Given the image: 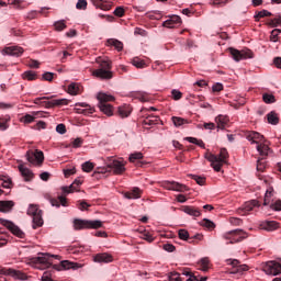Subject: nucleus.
Masks as SVG:
<instances>
[{
    "label": "nucleus",
    "mask_w": 281,
    "mask_h": 281,
    "mask_svg": "<svg viewBox=\"0 0 281 281\" xmlns=\"http://www.w3.org/2000/svg\"><path fill=\"white\" fill-rule=\"evenodd\" d=\"M49 202L53 205V207H60V205L67 207V198L63 195H59L58 199L50 198Z\"/></svg>",
    "instance_id": "nucleus-26"
},
{
    "label": "nucleus",
    "mask_w": 281,
    "mask_h": 281,
    "mask_svg": "<svg viewBox=\"0 0 281 281\" xmlns=\"http://www.w3.org/2000/svg\"><path fill=\"white\" fill-rule=\"evenodd\" d=\"M142 189L134 187L132 190L124 193L125 199H142Z\"/></svg>",
    "instance_id": "nucleus-24"
},
{
    "label": "nucleus",
    "mask_w": 281,
    "mask_h": 281,
    "mask_svg": "<svg viewBox=\"0 0 281 281\" xmlns=\"http://www.w3.org/2000/svg\"><path fill=\"white\" fill-rule=\"evenodd\" d=\"M0 224L7 227V229H9L11 234H13V236H18V238H25V233L14 223L8 220L0 218Z\"/></svg>",
    "instance_id": "nucleus-13"
},
{
    "label": "nucleus",
    "mask_w": 281,
    "mask_h": 281,
    "mask_svg": "<svg viewBox=\"0 0 281 281\" xmlns=\"http://www.w3.org/2000/svg\"><path fill=\"white\" fill-rule=\"evenodd\" d=\"M200 225H202V227H206V229H214L216 227V224L207 218L202 220Z\"/></svg>",
    "instance_id": "nucleus-45"
},
{
    "label": "nucleus",
    "mask_w": 281,
    "mask_h": 281,
    "mask_svg": "<svg viewBox=\"0 0 281 281\" xmlns=\"http://www.w3.org/2000/svg\"><path fill=\"white\" fill-rule=\"evenodd\" d=\"M27 215L33 218V229H37V227H43V211L38 209L36 204H30L27 209Z\"/></svg>",
    "instance_id": "nucleus-5"
},
{
    "label": "nucleus",
    "mask_w": 281,
    "mask_h": 281,
    "mask_svg": "<svg viewBox=\"0 0 281 281\" xmlns=\"http://www.w3.org/2000/svg\"><path fill=\"white\" fill-rule=\"evenodd\" d=\"M132 65H134V67H137V69H144L146 67V61H144V59H140L139 57H135L132 60Z\"/></svg>",
    "instance_id": "nucleus-41"
},
{
    "label": "nucleus",
    "mask_w": 281,
    "mask_h": 281,
    "mask_svg": "<svg viewBox=\"0 0 281 281\" xmlns=\"http://www.w3.org/2000/svg\"><path fill=\"white\" fill-rule=\"evenodd\" d=\"M215 122L217 124V128L223 131L225 130V126H227V123L229 122V117L225 115H218L215 117Z\"/></svg>",
    "instance_id": "nucleus-28"
},
{
    "label": "nucleus",
    "mask_w": 281,
    "mask_h": 281,
    "mask_svg": "<svg viewBox=\"0 0 281 281\" xmlns=\"http://www.w3.org/2000/svg\"><path fill=\"white\" fill-rule=\"evenodd\" d=\"M54 76H56V74H54V72H45L43 75V80H46L47 82H52L54 80Z\"/></svg>",
    "instance_id": "nucleus-62"
},
{
    "label": "nucleus",
    "mask_w": 281,
    "mask_h": 281,
    "mask_svg": "<svg viewBox=\"0 0 281 281\" xmlns=\"http://www.w3.org/2000/svg\"><path fill=\"white\" fill-rule=\"evenodd\" d=\"M279 34H281V30L280 29L272 30L271 35H270V41H272L273 43H278Z\"/></svg>",
    "instance_id": "nucleus-56"
},
{
    "label": "nucleus",
    "mask_w": 281,
    "mask_h": 281,
    "mask_svg": "<svg viewBox=\"0 0 281 281\" xmlns=\"http://www.w3.org/2000/svg\"><path fill=\"white\" fill-rule=\"evenodd\" d=\"M26 159L32 166H43V161H45V155L40 149L27 150Z\"/></svg>",
    "instance_id": "nucleus-10"
},
{
    "label": "nucleus",
    "mask_w": 281,
    "mask_h": 281,
    "mask_svg": "<svg viewBox=\"0 0 281 281\" xmlns=\"http://www.w3.org/2000/svg\"><path fill=\"white\" fill-rule=\"evenodd\" d=\"M171 121L173 123V126H177V127L183 126V124H188V120L179 116H172Z\"/></svg>",
    "instance_id": "nucleus-40"
},
{
    "label": "nucleus",
    "mask_w": 281,
    "mask_h": 281,
    "mask_svg": "<svg viewBox=\"0 0 281 281\" xmlns=\"http://www.w3.org/2000/svg\"><path fill=\"white\" fill-rule=\"evenodd\" d=\"M186 139L190 144H195V146H200V148H205V143H203L201 139L194 137H187Z\"/></svg>",
    "instance_id": "nucleus-46"
},
{
    "label": "nucleus",
    "mask_w": 281,
    "mask_h": 281,
    "mask_svg": "<svg viewBox=\"0 0 281 281\" xmlns=\"http://www.w3.org/2000/svg\"><path fill=\"white\" fill-rule=\"evenodd\" d=\"M205 159H207V161L211 162V166L213 168V170H215V172H221V159L218 158V156L207 151L204 155Z\"/></svg>",
    "instance_id": "nucleus-17"
},
{
    "label": "nucleus",
    "mask_w": 281,
    "mask_h": 281,
    "mask_svg": "<svg viewBox=\"0 0 281 281\" xmlns=\"http://www.w3.org/2000/svg\"><path fill=\"white\" fill-rule=\"evenodd\" d=\"M128 159H130L131 164H135V161H136V166L138 168L144 166V162H142V159H144V154H142L140 151L131 154Z\"/></svg>",
    "instance_id": "nucleus-23"
},
{
    "label": "nucleus",
    "mask_w": 281,
    "mask_h": 281,
    "mask_svg": "<svg viewBox=\"0 0 281 281\" xmlns=\"http://www.w3.org/2000/svg\"><path fill=\"white\" fill-rule=\"evenodd\" d=\"M124 13H125V11H124V8H122V7H117L114 10V15L115 16L122 18V16H124Z\"/></svg>",
    "instance_id": "nucleus-64"
},
{
    "label": "nucleus",
    "mask_w": 281,
    "mask_h": 281,
    "mask_svg": "<svg viewBox=\"0 0 281 281\" xmlns=\"http://www.w3.org/2000/svg\"><path fill=\"white\" fill-rule=\"evenodd\" d=\"M198 128H205L206 131H214V128H216V124H214V123H204L203 125L199 124Z\"/></svg>",
    "instance_id": "nucleus-58"
},
{
    "label": "nucleus",
    "mask_w": 281,
    "mask_h": 281,
    "mask_svg": "<svg viewBox=\"0 0 281 281\" xmlns=\"http://www.w3.org/2000/svg\"><path fill=\"white\" fill-rule=\"evenodd\" d=\"M124 166L125 165L120 160H112L108 165L105 172H111V170H113L114 175H124V172H126V167Z\"/></svg>",
    "instance_id": "nucleus-15"
},
{
    "label": "nucleus",
    "mask_w": 281,
    "mask_h": 281,
    "mask_svg": "<svg viewBox=\"0 0 281 281\" xmlns=\"http://www.w3.org/2000/svg\"><path fill=\"white\" fill-rule=\"evenodd\" d=\"M97 99L99 100L100 111H102L104 115H108V116L113 115V105H111L109 102H113V100H115V97L100 92L97 95Z\"/></svg>",
    "instance_id": "nucleus-3"
},
{
    "label": "nucleus",
    "mask_w": 281,
    "mask_h": 281,
    "mask_svg": "<svg viewBox=\"0 0 281 281\" xmlns=\"http://www.w3.org/2000/svg\"><path fill=\"white\" fill-rule=\"evenodd\" d=\"M92 5H94V8H99V10H105L109 11L111 10V4L102 1V0H90Z\"/></svg>",
    "instance_id": "nucleus-33"
},
{
    "label": "nucleus",
    "mask_w": 281,
    "mask_h": 281,
    "mask_svg": "<svg viewBox=\"0 0 281 281\" xmlns=\"http://www.w3.org/2000/svg\"><path fill=\"white\" fill-rule=\"evenodd\" d=\"M14 207L13 201H0V212L8 213Z\"/></svg>",
    "instance_id": "nucleus-29"
},
{
    "label": "nucleus",
    "mask_w": 281,
    "mask_h": 281,
    "mask_svg": "<svg viewBox=\"0 0 281 281\" xmlns=\"http://www.w3.org/2000/svg\"><path fill=\"white\" fill-rule=\"evenodd\" d=\"M200 269L201 271H207L210 269V259L202 258L200 260Z\"/></svg>",
    "instance_id": "nucleus-49"
},
{
    "label": "nucleus",
    "mask_w": 281,
    "mask_h": 281,
    "mask_svg": "<svg viewBox=\"0 0 281 281\" xmlns=\"http://www.w3.org/2000/svg\"><path fill=\"white\" fill-rule=\"evenodd\" d=\"M0 181H2L1 186L2 188L10 189L12 188V179L9 177L2 176L0 177Z\"/></svg>",
    "instance_id": "nucleus-43"
},
{
    "label": "nucleus",
    "mask_w": 281,
    "mask_h": 281,
    "mask_svg": "<svg viewBox=\"0 0 281 281\" xmlns=\"http://www.w3.org/2000/svg\"><path fill=\"white\" fill-rule=\"evenodd\" d=\"M195 240H203V234H195L194 236L190 237L189 243L194 245Z\"/></svg>",
    "instance_id": "nucleus-61"
},
{
    "label": "nucleus",
    "mask_w": 281,
    "mask_h": 281,
    "mask_svg": "<svg viewBox=\"0 0 281 281\" xmlns=\"http://www.w3.org/2000/svg\"><path fill=\"white\" fill-rule=\"evenodd\" d=\"M228 52L236 63H240V60H247V58H254V52H251V49L249 48H244L239 50L231 47L228 48Z\"/></svg>",
    "instance_id": "nucleus-8"
},
{
    "label": "nucleus",
    "mask_w": 281,
    "mask_h": 281,
    "mask_svg": "<svg viewBox=\"0 0 281 281\" xmlns=\"http://www.w3.org/2000/svg\"><path fill=\"white\" fill-rule=\"evenodd\" d=\"M68 93L70 95H78V94H80V85H78V83H70L68 86Z\"/></svg>",
    "instance_id": "nucleus-37"
},
{
    "label": "nucleus",
    "mask_w": 281,
    "mask_h": 281,
    "mask_svg": "<svg viewBox=\"0 0 281 281\" xmlns=\"http://www.w3.org/2000/svg\"><path fill=\"white\" fill-rule=\"evenodd\" d=\"M106 43L110 47H115L117 52H122V49H124V43L120 42V40L110 38Z\"/></svg>",
    "instance_id": "nucleus-34"
},
{
    "label": "nucleus",
    "mask_w": 281,
    "mask_h": 281,
    "mask_svg": "<svg viewBox=\"0 0 281 281\" xmlns=\"http://www.w3.org/2000/svg\"><path fill=\"white\" fill-rule=\"evenodd\" d=\"M100 68L92 71V76L100 78L101 80H111L113 78V71H111V61L101 60L99 61Z\"/></svg>",
    "instance_id": "nucleus-4"
},
{
    "label": "nucleus",
    "mask_w": 281,
    "mask_h": 281,
    "mask_svg": "<svg viewBox=\"0 0 281 281\" xmlns=\"http://www.w3.org/2000/svg\"><path fill=\"white\" fill-rule=\"evenodd\" d=\"M61 190L65 194H71V192H78V186L72 182L69 187H63Z\"/></svg>",
    "instance_id": "nucleus-42"
},
{
    "label": "nucleus",
    "mask_w": 281,
    "mask_h": 281,
    "mask_svg": "<svg viewBox=\"0 0 281 281\" xmlns=\"http://www.w3.org/2000/svg\"><path fill=\"white\" fill-rule=\"evenodd\" d=\"M249 235L243 229H234L223 234L224 240H229L227 245H234L236 243H241L245 238H248Z\"/></svg>",
    "instance_id": "nucleus-6"
},
{
    "label": "nucleus",
    "mask_w": 281,
    "mask_h": 281,
    "mask_svg": "<svg viewBox=\"0 0 281 281\" xmlns=\"http://www.w3.org/2000/svg\"><path fill=\"white\" fill-rule=\"evenodd\" d=\"M227 265H232L236 269L237 273H243V271H249L248 265H240V261L237 259H228L226 260Z\"/></svg>",
    "instance_id": "nucleus-18"
},
{
    "label": "nucleus",
    "mask_w": 281,
    "mask_h": 281,
    "mask_svg": "<svg viewBox=\"0 0 281 281\" xmlns=\"http://www.w3.org/2000/svg\"><path fill=\"white\" fill-rule=\"evenodd\" d=\"M94 262H113V256H111L109 252H101L93 256Z\"/></svg>",
    "instance_id": "nucleus-19"
},
{
    "label": "nucleus",
    "mask_w": 281,
    "mask_h": 281,
    "mask_svg": "<svg viewBox=\"0 0 281 281\" xmlns=\"http://www.w3.org/2000/svg\"><path fill=\"white\" fill-rule=\"evenodd\" d=\"M254 207H260V203L256 200L246 202L243 207L237 210V214L240 216H247V214H249Z\"/></svg>",
    "instance_id": "nucleus-16"
},
{
    "label": "nucleus",
    "mask_w": 281,
    "mask_h": 281,
    "mask_svg": "<svg viewBox=\"0 0 281 281\" xmlns=\"http://www.w3.org/2000/svg\"><path fill=\"white\" fill-rule=\"evenodd\" d=\"M267 276H279L281 273V260L280 261H268L262 267Z\"/></svg>",
    "instance_id": "nucleus-12"
},
{
    "label": "nucleus",
    "mask_w": 281,
    "mask_h": 281,
    "mask_svg": "<svg viewBox=\"0 0 281 281\" xmlns=\"http://www.w3.org/2000/svg\"><path fill=\"white\" fill-rule=\"evenodd\" d=\"M54 26L56 32H63V30H67V24L65 23V20L55 22Z\"/></svg>",
    "instance_id": "nucleus-47"
},
{
    "label": "nucleus",
    "mask_w": 281,
    "mask_h": 281,
    "mask_svg": "<svg viewBox=\"0 0 281 281\" xmlns=\"http://www.w3.org/2000/svg\"><path fill=\"white\" fill-rule=\"evenodd\" d=\"M82 267H83L82 263H78L69 260H63L60 261L59 265H53V269H55V271H67L69 269H74V271H76L78 269H82Z\"/></svg>",
    "instance_id": "nucleus-11"
},
{
    "label": "nucleus",
    "mask_w": 281,
    "mask_h": 281,
    "mask_svg": "<svg viewBox=\"0 0 281 281\" xmlns=\"http://www.w3.org/2000/svg\"><path fill=\"white\" fill-rule=\"evenodd\" d=\"M217 157L220 159V170H221L223 168V164H225V159L229 157V154L227 153V149L222 148Z\"/></svg>",
    "instance_id": "nucleus-38"
},
{
    "label": "nucleus",
    "mask_w": 281,
    "mask_h": 281,
    "mask_svg": "<svg viewBox=\"0 0 281 281\" xmlns=\"http://www.w3.org/2000/svg\"><path fill=\"white\" fill-rule=\"evenodd\" d=\"M265 16H272V13L268 10H261L255 15V19L256 21H260V19H265Z\"/></svg>",
    "instance_id": "nucleus-50"
},
{
    "label": "nucleus",
    "mask_w": 281,
    "mask_h": 281,
    "mask_svg": "<svg viewBox=\"0 0 281 281\" xmlns=\"http://www.w3.org/2000/svg\"><path fill=\"white\" fill-rule=\"evenodd\" d=\"M24 80H36V72L32 70H27L22 75Z\"/></svg>",
    "instance_id": "nucleus-51"
},
{
    "label": "nucleus",
    "mask_w": 281,
    "mask_h": 281,
    "mask_svg": "<svg viewBox=\"0 0 281 281\" xmlns=\"http://www.w3.org/2000/svg\"><path fill=\"white\" fill-rule=\"evenodd\" d=\"M3 276H10L15 280H27V274L23 273L22 271L14 270L12 268L0 267V281H5V278H3Z\"/></svg>",
    "instance_id": "nucleus-9"
},
{
    "label": "nucleus",
    "mask_w": 281,
    "mask_h": 281,
    "mask_svg": "<svg viewBox=\"0 0 281 281\" xmlns=\"http://www.w3.org/2000/svg\"><path fill=\"white\" fill-rule=\"evenodd\" d=\"M143 126H155L156 124H159V116L155 115H147L143 121H142Z\"/></svg>",
    "instance_id": "nucleus-25"
},
{
    "label": "nucleus",
    "mask_w": 281,
    "mask_h": 281,
    "mask_svg": "<svg viewBox=\"0 0 281 281\" xmlns=\"http://www.w3.org/2000/svg\"><path fill=\"white\" fill-rule=\"evenodd\" d=\"M76 8L77 10H87V0H78Z\"/></svg>",
    "instance_id": "nucleus-60"
},
{
    "label": "nucleus",
    "mask_w": 281,
    "mask_h": 281,
    "mask_svg": "<svg viewBox=\"0 0 281 281\" xmlns=\"http://www.w3.org/2000/svg\"><path fill=\"white\" fill-rule=\"evenodd\" d=\"M184 212L186 214H189V216H201V211L194 206H186Z\"/></svg>",
    "instance_id": "nucleus-36"
},
{
    "label": "nucleus",
    "mask_w": 281,
    "mask_h": 281,
    "mask_svg": "<svg viewBox=\"0 0 281 281\" xmlns=\"http://www.w3.org/2000/svg\"><path fill=\"white\" fill-rule=\"evenodd\" d=\"M161 186L165 190H171L173 192H188V190H190L188 186L181 184L177 181H164Z\"/></svg>",
    "instance_id": "nucleus-14"
},
{
    "label": "nucleus",
    "mask_w": 281,
    "mask_h": 281,
    "mask_svg": "<svg viewBox=\"0 0 281 281\" xmlns=\"http://www.w3.org/2000/svg\"><path fill=\"white\" fill-rule=\"evenodd\" d=\"M268 123L272 124V125H277L280 123V119L278 117V114H276V112H270L268 115Z\"/></svg>",
    "instance_id": "nucleus-39"
},
{
    "label": "nucleus",
    "mask_w": 281,
    "mask_h": 281,
    "mask_svg": "<svg viewBox=\"0 0 281 281\" xmlns=\"http://www.w3.org/2000/svg\"><path fill=\"white\" fill-rule=\"evenodd\" d=\"M81 168H82L83 172H91V170H93V162L86 161L81 165Z\"/></svg>",
    "instance_id": "nucleus-54"
},
{
    "label": "nucleus",
    "mask_w": 281,
    "mask_h": 281,
    "mask_svg": "<svg viewBox=\"0 0 281 281\" xmlns=\"http://www.w3.org/2000/svg\"><path fill=\"white\" fill-rule=\"evenodd\" d=\"M176 25H181V16H179V15H172L169 20H167L162 23L164 27L172 29Z\"/></svg>",
    "instance_id": "nucleus-22"
},
{
    "label": "nucleus",
    "mask_w": 281,
    "mask_h": 281,
    "mask_svg": "<svg viewBox=\"0 0 281 281\" xmlns=\"http://www.w3.org/2000/svg\"><path fill=\"white\" fill-rule=\"evenodd\" d=\"M142 238L143 240H147V243H153V240H155V238H153V235H150V233L148 232H144Z\"/></svg>",
    "instance_id": "nucleus-63"
},
{
    "label": "nucleus",
    "mask_w": 281,
    "mask_h": 281,
    "mask_svg": "<svg viewBox=\"0 0 281 281\" xmlns=\"http://www.w3.org/2000/svg\"><path fill=\"white\" fill-rule=\"evenodd\" d=\"M262 100L266 104H273V102H276V97L273 94L265 93Z\"/></svg>",
    "instance_id": "nucleus-53"
},
{
    "label": "nucleus",
    "mask_w": 281,
    "mask_h": 281,
    "mask_svg": "<svg viewBox=\"0 0 281 281\" xmlns=\"http://www.w3.org/2000/svg\"><path fill=\"white\" fill-rule=\"evenodd\" d=\"M180 240H188L190 243V233L183 228L178 231Z\"/></svg>",
    "instance_id": "nucleus-44"
},
{
    "label": "nucleus",
    "mask_w": 281,
    "mask_h": 281,
    "mask_svg": "<svg viewBox=\"0 0 281 281\" xmlns=\"http://www.w3.org/2000/svg\"><path fill=\"white\" fill-rule=\"evenodd\" d=\"M169 281H183V279H181L179 272H170Z\"/></svg>",
    "instance_id": "nucleus-59"
},
{
    "label": "nucleus",
    "mask_w": 281,
    "mask_h": 281,
    "mask_svg": "<svg viewBox=\"0 0 281 281\" xmlns=\"http://www.w3.org/2000/svg\"><path fill=\"white\" fill-rule=\"evenodd\" d=\"M19 170L22 177H24L25 181H31V179L34 178V173H32V170L25 168L23 165L19 166Z\"/></svg>",
    "instance_id": "nucleus-31"
},
{
    "label": "nucleus",
    "mask_w": 281,
    "mask_h": 281,
    "mask_svg": "<svg viewBox=\"0 0 281 281\" xmlns=\"http://www.w3.org/2000/svg\"><path fill=\"white\" fill-rule=\"evenodd\" d=\"M190 177L198 183V186H205V177L196 175H190Z\"/></svg>",
    "instance_id": "nucleus-52"
},
{
    "label": "nucleus",
    "mask_w": 281,
    "mask_h": 281,
    "mask_svg": "<svg viewBox=\"0 0 281 281\" xmlns=\"http://www.w3.org/2000/svg\"><path fill=\"white\" fill-rule=\"evenodd\" d=\"M41 115H43V112L41 111L32 112V114H25L22 117V122H24V124H32V122H34L36 117H41Z\"/></svg>",
    "instance_id": "nucleus-27"
},
{
    "label": "nucleus",
    "mask_w": 281,
    "mask_h": 281,
    "mask_svg": "<svg viewBox=\"0 0 281 281\" xmlns=\"http://www.w3.org/2000/svg\"><path fill=\"white\" fill-rule=\"evenodd\" d=\"M52 258L60 260V256L58 255L42 254L40 257L32 258L31 265H33L35 269H41L43 271L44 269H49V267H52Z\"/></svg>",
    "instance_id": "nucleus-2"
},
{
    "label": "nucleus",
    "mask_w": 281,
    "mask_h": 281,
    "mask_svg": "<svg viewBox=\"0 0 281 281\" xmlns=\"http://www.w3.org/2000/svg\"><path fill=\"white\" fill-rule=\"evenodd\" d=\"M9 122L10 117H0V131H8V128H10Z\"/></svg>",
    "instance_id": "nucleus-48"
},
{
    "label": "nucleus",
    "mask_w": 281,
    "mask_h": 281,
    "mask_svg": "<svg viewBox=\"0 0 281 281\" xmlns=\"http://www.w3.org/2000/svg\"><path fill=\"white\" fill-rule=\"evenodd\" d=\"M76 106H82L83 108V110L79 109V113H82L83 115H91V114L95 113V110L87 103H77Z\"/></svg>",
    "instance_id": "nucleus-32"
},
{
    "label": "nucleus",
    "mask_w": 281,
    "mask_h": 281,
    "mask_svg": "<svg viewBox=\"0 0 281 281\" xmlns=\"http://www.w3.org/2000/svg\"><path fill=\"white\" fill-rule=\"evenodd\" d=\"M68 99H54L52 101L46 102V109H52L54 106H67L69 104Z\"/></svg>",
    "instance_id": "nucleus-21"
},
{
    "label": "nucleus",
    "mask_w": 281,
    "mask_h": 281,
    "mask_svg": "<svg viewBox=\"0 0 281 281\" xmlns=\"http://www.w3.org/2000/svg\"><path fill=\"white\" fill-rule=\"evenodd\" d=\"M2 54L7 56H21V54H23V48L19 46H9L2 50Z\"/></svg>",
    "instance_id": "nucleus-20"
},
{
    "label": "nucleus",
    "mask_w": 281,
    "mask_h": 281,
    "mask_svg": "<svg viewBox=\"0 0 281 281\" xmlns=\"http://www.w3.org/2000/svg\"><path fill=\"white\" fill-rule=\"evenodd\" d=\"M133 112V108H131V105H122L119 108V115L121 117H128V115H131V113Z\"/></svg>",
    "instance_id": "nucleus-35"
},
{
    "label": "nucleus",
    "mask_w": 281,
    "mask_h": 281,
    "mask_svg": "<svg viewBox=\"0 0 281 281\" xmlns=\"http://www.w3.org/2000/svg\"><path fill=\"white\" fill-rule=\"evenodd\" d=\"M262 229H266V232H273L278 229L279 225L276 221H267L261 224Z\"/></svg>",
    "instance_id": "nucleus-30"
},
{
    "label": "nucleus",
    "mask_w": 281,
    "mask_h": 281,
    "mask_svg": "<svg viewBox=\"0 0 281 281\" xmlns=\"http://www.w3.org/2000/svg\"><path fill=\"white\" fill-rule=\"evenodd\" d=\"M74 227L77 231L78 229H100V227H102V221L75 220Z\"/></svg>",
    "instance_id": "nucleus-7"
},
{
    "label": "nucleus",
    "mask_w": 281,
    "mask_h": 281,
    "mask_svg": "<svg viewBox=\"0 0 281 281\" xmlns=\"http://www.w3.org/2000/svg\"><path fill=\"white\" fill-rule=\"evenodd\" d=\"M246 139L251 142V144H257V150L260 155V158L257 160V172H265L267 170V157H269V153H271V148L267 145V140L265 136L258 132H246Z\"/></svg>",
    "instance_id": "nucleus-1"
},
{
    "label": "nucleus",
    "mask_w": 281,
    "mask_h": 281,
    "mask_svg": "<svg viewBox=\"0 0 281 281\" xmlns=\"http://www.w3.org/2000/svg\"><path fill=\"white\" fill-rule=\"evenodd\" d=\"M171 98L172 100H181L183 98V93L177 89L171 90Z\"/></svg>",
    "instance_id": "nucleus-57"
},
{
    "label": "nucleus",
    "mask_w": 281,
    "mask_h": 281,
    "mask_svg": "<svg viewBox=\"0 0 281 281\" xmlns=\"http://www.w3.org/2000/svg\"><path fill=\"white\" fill-rule=\"evenodd\" d=\"M83 139L81 137L75 138L71 140L70 146H72V148H80V146H82L83 144Z\"/></svg>",
    "instance_id": "nucleus-55"
}]
</instances>
